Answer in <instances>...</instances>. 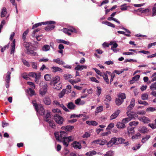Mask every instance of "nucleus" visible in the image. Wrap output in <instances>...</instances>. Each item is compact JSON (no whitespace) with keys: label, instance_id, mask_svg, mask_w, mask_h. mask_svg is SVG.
Here are the masks:
<instances>
[{"label":"nucleus","instance_id":"nucleus-1","mask_svg":"<svg viewBox=\"0 0 156 156\" xmlns=\"http://www.w3.org/2000/svg\"><path fill=\"white\" fill-rule=\"evenodd\" d=\"M54 134L56 140L62 142L64 146L66 147L68 146L69 142L74 140V137L73 136H66L67 133L64 131L55 132Z\"/></svg>","mask_w":156,"mask_h":156},{"label":"nucleus","instance_id":"nucleus-2","mask_svg":"<svg viewBox=\"0 0 156 156\" xmlns=\"http://www.w3.org/2000/svg\"><path fill=\"white\" fill-rule=\"evenodd\" d=\"M51 115L50 112H48L45 117V120L46 122L49 124V126L52 128H55V126L54 122L51 120Z\"/></svg>","mask_w":156,"mask_h":156},{"label":"nucleus","instance_id":"nucleus-3","mask_svg":"<svg viewBox=\"0 0 156 156\" xmlns=\"http://www.w3.org/2000/svg\"><path fill=\"white\" fill-rule=\"evenodd\" d=\"M44 23H46L45 25L48 24L47 27L45 28V30L47 31H50L54 29L55 27V21H49Z\"/></svg>","mask_w":156,"mask_h":156},{"label":"nucleus","instance_id":"nucleus-4","mask_svg":"<svg viewBox=\"0 0 156 156\" xmlns=\"http://www.w3.org/2000/svg\"><path fill=\"white\" fill-rule=\"evenodd\" d=\"M54 119L56 122L59 124H62L64 119L62 117L58 115L57 113L54 115Z\"/></svg>","mask_w":156,"mask_h":156},{"label":"nucleus","instance_id":"nucleus-5","mask_svg":"<svg viewBox=\"0 0 156 156\" xmlns=\"http://www.w3.org/2000/svg\"><path fill=\"white\" fill-rule=\"evenodd\" d=\"M37 112L41 115H43L44 114L45 110L43 106L41 104H38V106H36L35 108Z\"/></svg>","mask_w":156,"mask_h":156},{"label":"nucleus","instance_id":"nucleus-6","mask_svg":"<svg viewBox=\"0 0 156 156\" xmlns=\"http://www.w3.org/2000/svg\"><path fill=\"white\" fill-rule=\"evenodd\" d=\"M63 32L64 33L67 34L69 35H71L70 32H74L76 33H78L76 29L73 28L69 29L66 28H64Z\"/></svg>","mask_w":156,"mask_h":156},{"label":"nucleus","instance_id":"nucleus-7","mask_svg":"<svg viewBox=\"0 0 156 156\" xmlns=\"http://www.w3.org/2000/svg\"><path fill=\"white\" fill-rule=\"evenodd\" d=\"M54 105H56L57 106L62 108L66 112H69V110H68L66 107H65L62 104H60L58 101H54L53 102Z\"/></svg>","mask_w":156,"mask_h":156},{"label":"nucleus","instance_id":"nucleus-8","mask_svg":"<svg viewBox=\"0 0 156 156\" xmlns=\"http://www.w3.org/2000/svg\"><path fill=\"white\" fill-rule=\"evenodd\" d=\"M47 85L46 83H44V85L42 88L40 90V94L42 96H43L47 92Z\"/></svg>","mask_w":156,"mask_h":156},{"label":"nucleus","instance_id":"nucleus-9","mask_svg":"<svg viewBox=\"0 0 156 156\" xmlns=\"http://www.w3.org/2000/svg\"><path fill=\"white\" fill-rule=\"evenodd\" d=\"M126 114L128 117L131 119V120L132 119H135L138 117L137 115L133 112H130L127 111Z\"/></svg>","mask_w":156,"mask_h":156},{"label":"nucleus","instance_id":"nucleus-10","mask_svg":"<svg viewBox=\"0 0 156 156\" xmlns=\"http://www.w3.org/2000/svg\"><path fill=\"white\" fill-rule=\"evenodd\" d=\"M116 140H117L115 137L112 138L111 140L107 144L108 147H111L114 144H116Z\"/></svg>","mask_w":156,"mask_h":156},{"label":"nucleus","instance_id":"nucleus-11","mask_svg":"<svg viewBox=\"0 0 156 156\" xmlns=\"http://www.w3.org/2000/svg\"><path fill=\"white\" fill-rule=\"evenodd\" d=\"M73 147L76 149H81V146L80 143L76 141L73 142L72 144Z\"/></svg>","mask_w":156,"mask_h":156},{"label":"nucleus","instance_id":"nucleus-12","mask_svg":"<svg viewBox=\"0 0 156 156\" xmlns=\"http://www.w3.org/2000/svg\"><path fill=\"white\" fill-rule=\"evenodd\" d=\"M120 111L119 110H118L115 111L110 117V119L111 120H113L115 119L119 115Z\"/></svg>","mask_w":156,"mask_h":156},{"label":"nucleus","instance_id":"nucleus-13","mask_svg":"<svg viewBox=\"0 0 156 156\" xmlns=\"http://www.w3.org/2000/svg\"><path fill=\"white\" fill-rule=\"evenodd\" d=\"M138 119L140 121L144 123H148L150 121L149 119L145 116H143L141 117H139L138 118Z\"/></svg>","mask_w":156,"mask_h":156},{"label":"nucleus","instance_id":"nucleus-14","mask_svg":"<svg viewBox=\"0 0 156 156\" xmlns=\"http://www.w3.org/2000/svg\"><path fill=\"white\" fill-rule=\"evenodd\" d=\"M74 127L73 126L68 125L66 126H63L61 127V129L63 130H65L66 131H71L74 128Z\"/></svg>","mask_w":156,"mask_h":156},{"label":"nucleus","instance_id":"nucleus-15","mask_svg":"<svg viewBox=\"0 0 156 156\" xmlns=\"http://www.w3.org/2000/svg\"><path fill=\"white\" fill-rule=\"evenodd\" d=\"M44 103L47 105H50L51 103V100L49 96L45 97L43 99Z\"/></svg>","mask_w":156,"mask_h":156},{"label":"nucleus","instance_id":"nucleus-16","mask_svg":"<svg viewBox=\"0 0 156 156\" xmlns=\"http://www.w3.org/2000/svg\"><path fill=\"white\" fill-rule=\"evenodd\" d=\"M138 131L141 133H145L148 132V130L145 126H140L138 129Z\"/></svg>","mask_w":156,"mask_h":156},{"label":"nucleus","instance_id":"nucleus-17","mask_svg":"<svg viewBox=\"0 0 156 156\" xmlns=\"http://www.w3.org/2000/svg\"><path fill=\"white\" fill-rule=\"evenodd\" d=\"M75 104L78 105H83L85 104V101L83 100H81L80 98H78L75 101Z\"/></svg>","mask_w":156,"mask_h":156},{"label":"nucleus","instance_id":"nucleus-18","mask_svg":"<svg viewBox=\"0 0 156 156\" xmlns=\"http://www.w3.org/2000/svg\"><path fill=\"white\" fill-rule=\"evenodd\" d=\"M67 108L70 110L74 109L76 107L75 104L71 102H69L67 104Z\"/></svg>","mask_w":156,"mask_h":156},{"label":"nucleus","instance_id":"nucleus-19","mask_svg":"<svg viewBox=\"0 0 156 156\" xmlns=\"http://www.w3.org/2000/svg\"><path fill=\"white\" fill-rule=\"evenodd\" d=\"M52 72L55 73L57 72H62V69L58 67L53 66L51 68Z\"/></svg>","mask_w":156,"mask_h":156},{"label":"nucleus","instance_id":"nucleus-20","mask_svg":"<svg viewBox=\"0 0 156 156\" xmlns=\"http://www.w3.org/2000/svg\"><path fill=\"white\" fill-rule=\"evenodd\" d=\"M15 40L14 39L11 45V54H14L15 51Z\"/></svg>","mask_w":156,"mask_h":156},{"label":"nucleus","instance_id":"nucleus-21","mask_svg":"<svg viewBox=\"0 0 156 156\" xmlns=\"http://www.w3.org/2000/svg\"><path fill=\"white\" fill-rule=\"evenodd\" d=\"M116 126L118 128H124L126 127V125L125 124H124L123 122H118L117 123Z\"/></svg>","mask_w":156,"mask_h":156},{"label":"nucleus","instance_id":"nucleus-22","mask_svg":"<svg viewBox=\"0 0 156 156\" xmlns=\"http://www.w3.org/2000/svg\"><path fill=\"white\" fill-rule=\"evenodd\" d=\"M26 53L28 54H29L32 55H35L36 54V52H34L33 50H31V48L27 49V50Z\"/></svg>","mask_w":156,"mask_h":156},{"label":"nucleus","instance_id":"nucleus-23","mask_svg":"<svg viewBox=\"0 0 156 156\" xmlns=\"http://www.w3.org/2000/svg\"><path fill=\"white\" fill-rule=\"evenodd\" d=\"M128 133L129 136L134 133L135 131L134 128L132 127H129L127 129Z\"/></svg>","mask_w":156,"mask_h":156},{"label":"nucleus","instance_id":"nucleus-24","mask_svg":"<svg viewBox=\"0 0 156 156\" xmlns=\"http://www.w3.org/2000/svg\"><path fill=\"white\" fill-rule=\"evenodd\" d=\"M87 66H81L78 65L75 68V69L76 70H82L84 69H86Z\"/></svg>","mask_w":156,"mask_h":156},{"label":"nucleus","instance_id":"nucleus-25","mask_svg":"<svg viewBox=\"0 0 156 156\" xmlns=\"http://www.w3.org/2000/svg\"><path fill=\"white\" fill-rule=\"evenodd\" d=\"M53 62H55L59 65H63L65 64L64 62L62 60H60V59L59 58L53 59Z\"/></svg>","mask_w":156,"mask_h":156},{"label":"nucleus","instance_id":"nucleus-26","mask_svg":"<svg viewBox=\"0 0 156 156\" xmlns=\"http://www.w3.org/2000/svg\"><path fill=\"white\" fill-rule=\"evenodd\" d=\"M7 13V12L6 8L5 7H3L2 9V11L1 13V17H5Z\"/></svg>","mask_w":156,"mask_h":156},{"label":"nucleus","instance_id":"nucleus-27","mask_svg":"<svg viewBox=\"0 0 156 156\" xmlns=\"http://www.w3.org/2000/svg\"><path fill=\"white\" fill-rule=\"evenodd\" d=\"M109 45H112L111 48H116L118 46V44L115 41H111L109 44Z\"/></svg>","mask_w":156,"mask_h":156},{"label":"nucleus","instance_id":"nucleus-28","mask_svg":"<svg viewBox=\"0 0 156 156\" xmlns=\"http://www.w3.org/2000/svg\"><path fill=\"white\" fill-rule=\"evenodd\" d=\"M86 123L89 125H92L94 126H96L98 124V122L95 121H87L86 122Z\"/></svg>","mask_w":156,"mask_h":156},{"label":"nucleus","instance_id":"nucleus-29","mask_svg":"<svg viewBox=\"0 0 156 156\" xmlns=\"http://www.w3.org/2000/svg\"><path fill=\"white\" fill-rule=\"evenodd\" d=\"M103 110V106H100L97 108L96 111L95 112V114L96 115L100 112H101Z\"/></svg>","mask_w":156,"mask_h":156},{"label":"nucleus","instance_id":"nucleus-30","mask_svg":"<svg viewBox=\"0 0 156 156\" xmlns=\"http://www.w3.org/2000/svg\"><path fill=\"white\" fill-rule=\"evenodd\" d=\"M27 91L28 94L31 96L35 94L34 91L31 88L27 89Z\"/></svg>","mask_w":156,"mask_h":156},{"label":"nucleus","instance_id":"nucleus-31","mask_svg":"<svg viewBox=\"0 0 156 156\" xmlns=\"http://www.w3.org/2000/svg\"><path fill=\"white\" fill-rule=\"evenodd\" d=\"M54 88L57 90H60L62 88V85L60 83L58 84L57 83H55L54 84Z\"/></svg>","mask_w":156,"mask_h":156},{"label":"nucleus","instance_id":"nucleus-32","mask_svg":"<svg viewBox=\"0 0 156 156\" xmlns=\"http://www.w3.org/2000/svg\"><path fill=\"white\" fill-rule=\"evenodd\" d=\"M28 76H29L33 78H35V81H36L37 80V75L36 73H29Z\"/></svg>","mask_w":156,"mask_h":156},{"label":"nucleus","instance_id":"nucleus-33","mask_svg":"<svg viewBox=\"0 0 156 156\" xmlns=\"http://www.w3.org/2000/svg\"><path fill=\"white\" fill-rule=\"evenodd\" d=\"M116 144H119L124 143L125 141L124 139H123L122 138H116Z\"/></svg>","mask_w":156,"mask_h":156},{"label":"nucleus","instance_id":"nucleus-34","mask_svg":"<svg viewBox=\"0 0 156 156\" xmlns=\"http://www.w3.org/2000/svg\"><path fill=\"white\" fill-rule=\"evenodd\" d=\"M102 23L103 24H105L108 26L111 27L113 28H114L115 27V25L114 24L108 21H103L102 22Z\"/></svg>","mask_w":156,"mask_h":156},{"label":"nucleus","instance_id":"nucleus-35","mask_svg":"<svg viewBox=\"0 0 156 156\" xmlns=\"http://www.w3.org/2000/svg\"><path fill=\"white\" fill-rule=\"evenodd\" d=\"M11 74V73L9 71H8L7 73V75L6 76V82L7 83H9L10 81Z\"/></svg>","mask_w":156,"mask_h":156},{"label":"nucleus","instance_id":"nucleus-36","mask_svg":"<svg viewBox=\"0 0 156 156\" xmlns=\"http://www.w3.org/2000/svg\"><path fill=\"white\" fill-rule=\"evenodd\" d=\"M140 76L139 75H137L133 78L132 80L130 81V83H133L134 82V81H137L139 78Z\"/></svg>","mask_w":156,"mask_h":156},{"label":"nucleus","instance_id":"nucleus-37","mask_svg":"<svg viewBox=\"0 0 156 156\" xmlns=\"http://www.w3.org/2000/svg\"><path fill=\"white\" fill-rule=\"evenodd\" d=\"M45 24H46V23H44V22L39 23H36V24H35L33 26L32 29H34L35 28H36L39 26H41L42 25H44Z\"/></svg>","mask_w":156,"mask_h":156},{"label":"nucleus","instance_id":"nucleus-38","mask_svg":"<svg viewBox=\"0 0 156 156\" xmlns=\"http://www.w3.org/2000/svg\"><path fill=\"white\" fill-rule=\"evenodd\" d=\"M151 137V136L149 135H147L145 137H143L141 140V142L144 143L147 141Z\"/></svg>","mask_w":156,"mask_h":156},{"label":"nucleus","instance_id":"nucleus-39","mask_svg":"<svg viewBox=\"0 0 156 156\" xmlns=\"http://www.w3.org/2000/svg\"><path fill=\"white\" fill-rule=\"evenodd\" d=\"M73 76L72 75L69 74H65L63 75V77L65 80H68L69 78H73Z\"/></svg>","mask_w":156,"mask_h":156},{"label":"nucleus","instance_id":"nucleus-40","mask_svg":"<svg viewBox=\"0 0 156 156\" xmlns=\"http://www.w3.org/2000/svg\"><path fill=\"white\" fill-rule=\"evenodd\" d=\"M90 131L89 132H86L82 136V137L83 138H88L90 136Z\"/></svg>","mask_w":156,"mask_h":156},{"label":"nucleus","instance_id":"nucleus-41","mask_svg":"<svg viewBox=\"0 0 156 156\" xmlns=\"http://www.w3.org/2000/svg\"><path fill=\"white\" fill-rule=\"evenodd\" d=\"M129 6H127L126 4H124L120 6V9L122 11H126L127 10Z\"/></svg>","mask_w":156,"mask_h":156},{"label":"nucleus","instance_id":"nucleus-42","mask_svg":"<svg viewBox=\"0 0 156 156\" xmlns=\"http://www.w3.org/2000/svg\"><path fill=\"white\" fill-rule=\"evenodd\" d=\"M50 49V47L49 45H44L42 47V50L44 51H47Z\"/></svg>","mask_w":156,"mask_h":156},{"label":"nucleus","instance_id":"nucleus-43","mask_svg":"<svg viewBox=\"0 0 156 156\" xmlns=\"http://www.w3.org/2000/svg\"><path fill=\"white\" fill-rule=\"evenodd\" d=\"M96 152L95 151H93L87 152L86 154V155L87 156H92L93 155L96 154Z\"/></svg>","mask_w":156,"mask_h":156},{"label":"nucleus","instance_id":"nucleus-44","mask_svg":"<svg viewBox=\"0 0 156 156\" xmlns=\"http://www.w3.org/2000/svg\"><path fill=\"white\" fill-rule=\"evenodd\" d=\"M66 90L65 89H63L62 91L60 92L58 94V97L61 98H62L66 93Z\"/></svg>","mask_w":156,"mask_h":156},{"label":"nucleus","instance_id":"nucleus-45","mask_svg":"<svg viewBox=\"0 0 156 156\" xmlns=\"http://www.w3.org/2000/svg\"><path fill=\"white\" fill-rule=\"evenodd\" d=\"M123 101L121 100L118 98H116L115 100V103L117 105H121L123 102Z\"/></svg>","mask_w":156,"mask_h":156},{"label":"nucleus","instance_id":"nucleus-46","mask_svg":"<svg viewBox=\"0 0 156 156\" xmlns=\"http://www.w3.org/2000/svg\"><path fill=\"white\" fill-rule=\"evenodd\" d=\"M60 80V77L58 76H56L54 78H53V81L55 83H57L59 82Z\"/></svg>","mask_w":156,"mask_h":156},{"label":"nucleus","instance_id":"nucleus-47","mask_svg":"<svg viewBox=\"0 0 156 156\" xmlns=\"http://www.w3.org/2000/svg\"><path fill=\"white\" fill-rule=\"evenodd\" d=\"M148 95L144 93L142 94L141 96V98L143 100H146L148 99Z\"/></svg>","mask_w":156,"mask_h":156},{"label":"nucleus","instance_id":"nucleus-48","mask_svg":"<svg viewBox=\"0 0 156 156\" xmlns=\"http://www.w3.org/2000/svg\"><path fill=\"white\" fill-rule=\"evenodd\" d=\"M114 126V124L113 123H110L108 126L106 128V130H110L112 128H113Z\"/></svg>","mask_w":156,"mask_h":156},{"label":"nucleus","instance_id":"nucleus-49","mask_svg":"<svg viewBox=\"0 0 156 156\" xmlns=\"http://www.w3.org/2000/svg\"><path fill=\"white\" fill-rule=\"evenodd\" d=\"M97 90L96 91V94L98 97H99L101 93V88L99 87H97Z\"/></svg>","mask_w":156,"mask_h":156},{"label":"nucleus","instance_id":"nucleus-50","mask_svg":"<svg viewBox=\"0 0 156 156\" xmlns=\"http://www.w3.org/2000/svg\"><path fill=\"white\" fill-rule=\"evenodd\" d=\"M23 45L25 47L27 50V49H29V48H31L30 44L27 42H24L23 43Z\"/></svg>","mask_w":156,"mask_h":156},{"label":"nucleus","instance_id":"nucleus-51","mask_svg":"<svg viewBox=\"0 0 156 156\" xmlns=\"http://www.w3.org/2000/svg\"><path fill=\"white\" fill-rule=\"evenodd\" d=\"M140 136L141 134L140 133H137L135 135L132 136V139L133 140L135 139H137L138 137Z\"/></svg>","mask_w":156,"mask_h":156},{"label":"nucleus","instance_id":"nucleus-52","mask_svg":"<svg viewBox=\"0 0 156 156\" xmlns=\"http://www.w3.org/2000/svg\"><path fill=\"white\" fill-rule=\"evenodd\" d=\"M107 19L108 20H113L119 24L120 23V22L118 20H117L114 18L112 17V16L108 17Z\"/></svg>","mask_w":156,"mask_h":156},{"label":"nucleus","instance_id":"nucleus-53","mask_svg":"<svg viewBox=\"0 0 156 156\" xmlns=\"http://www.w3.org/2000/svg\"><path fill=\"white\" fill-rule=\"evenodd\" d=\"M150 88L152 90H156V82L152 84L150 87Z\"/></svg>","mask_w":156,"mask_h":156},{"label":"nucleus","instance_id":"nucleus-54","mask_svg":"<svg viewBox=\"0 0 156 156\" xmlns=\"http://www.w3.org/2000/svg\"><path fill=\"white\" fill-rule=\"evenodd\" d=\"M118 98L123 101V100L126 98L125 94L124 93H122L119 95Z\"/></svg>","mask_w":156,"mask_h":156},{"label":"nucleus","instance_id":"nucleus-55","mask_svg":"<svg viewBox=\"0 0 156 156\" xmlns=\"http://www.w3.org/2000/svg\"><path fill=\"white\" fill-rule=\"evenodd\" d=\"M131 120V119L129 117L123 119L122 120V122H123L124 124L126 123H128Z\"/></svg>","mask_w":156,"mask_h":156},{"label":"nucleus","instance_id":"nucleus-56","mask_svg":"<svg viewBox=\"0 0 156 156\" xmlns=\"http://www.w3.org/2000/svg\"><path fill=\"white\" fill-rule=\"evenodd\" d=\"M22 61L23 62V64L25 66L27 67H29L30 66V65L28 62L26 60L24 59H22Z\"/></svg>","mask_w":156,"mask_h":156},{"label":"nucleus","instance_id":"nucleus-57","mask_svg":"<svg viewBox=\"0 0 156 156\" xmlns=\"http://www.w3.org/2000/svg\"><path fill=\"white\" fill-rule=\"evenodd\" d=\"M139 124V122L136 121H133L129 122V124L130 126H137Z\"/></svg>","mask_w":156,"mask_h":156},{"label":"nucleus","instance_id":"nucleus-58","mask_svg":"<svg viewBox=\"0 0 156 156\" xmlns=\"http://www.w3.org/2000/svg\"><path fill=\"white\" fill-rule=\"evenodd\" d=\"M155 111H156V108L149 107L146 109V111L147 112H153Z\"/></svg>","mask_w":156,"mask_h":156},{"label":"nucleus","instance_id":"nucleus-59","mask_svg":"<svg viewBox=\"0 0 156 156\" xmlns=\"http://www.w3.org/2000/svg\"><path fill=\"white\" fill-rule=\"evenodd\" d=\"M104 79L107 83H109V80L108 78V76L105 74L103 75V76Z\"/></svg>","mask_w":156,"mask_h":156},{"label":"nucleus","instance_id":"nucleus-60","mask_svg":"<svg viewBox=\"0 0 156 156\" xmlns=\"http://www.w3.org/2000/svg\"><path fill=\"white\" fill-rule=\"evenodd\" d=\"M28 30H27L25 31L23 33L22 35V38L23 40H25L26 39V36L28 33Z\"/></svg>","mask_w":156,"mask_h":156},{"label":"nucleus","instance_id":"nucleus-61","mask_svg":"<svg viewBox=\"0 0 156 156\" xmlns=\"http://www.w3.org/2000/svg\"><path fill=\"white\" fill-rule=\"evenodd\" d=\"M44 78L45 80L47 81H49L51 79L50 75L48 74H47L45 75L44 76Z\"/></svg>","mask_w":156,"mask_h":156},{"label":"nucleus","instance_id":"nucleus-62","mask_svg":"<svg viewBox=\"0 0 156 156\" xmlns=\"http://www.w3.org/2000/svg\"><path fill=\"white\" fill-rule=\"evenodd\" d=\"M27 83L28 85H29L32 88H35V85L33 82H27Z\"/></svg>","mask_w":156,"mask_h":156},{"label":"nucleus","instance_id":"nucleus-63","mask_svg":"<svg viewBox=\"0 0 156 156\" xmlns=\"http://www.w3.org/2000/svg\"><path fill=\"white\" fill-rule=\"evenodd\" d=\"M140 144H138L136 145V146L133 147L132 149L134 150H136L137 149H139L140 147Z\"/></svg>","mask_w":156,"mask_h":156},{"label":"nucleus","instance_id":"nucleus-64","mask_svg":"<svg viewBox=\"0 0 156 156\" xmlns=\"http://www.w3.org/2000/svg\"><path fill=\"white\" fill-rule=\"evenodd\" d=\"M156 15V7H154L152 9V15L153 16Z\"/></svg>","mask_w":156,"mask_h":156}]
</instances>
